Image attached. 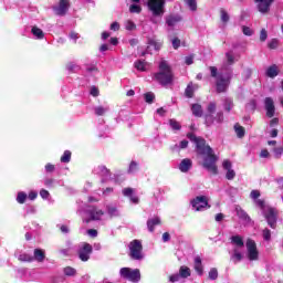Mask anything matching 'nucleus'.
<instances>
[{
	"label": "nucleus",
	"instance_id": "53",
	"mask_svg": "<svg viewBox=\"0 0 283 283\" xmlns=\"http://www.w3.org/2000/svg\"><path fill=\"white\" fill-rule=\"evenodd\" d=\"M105 112H106V109L103 106H97L95 108L96 116H105Z\"/></svg>",
	"mask_w": 283,
	"mask_h": 283
},
{
	"label": "nucleus",
	"instance_id": "51",
	"mask_svg": "<svg viewBox=\"0 0 283 283\" xmlns=\"http://www.w3.org/2000/svg\"><path fill=\"white\" fill-rule=\"evenodd\" d=\"M269 39V33L266 32V29H262L260 32V41L264 43Z\"/></svg>",
	"mask_w": 283,
	"mask_h": 283
},
{
	"label": "nucleus",
	"instance_id": "58",
	"mask_svg": "<svg viewBox=\"0 0 283 283\" xmlns=\"http://www.w3.org/2000/svg\"><path fill=\"white\" fill-rule=\"evenodd\" d=\"M27 198H29V200H36V198H39V192L32 190L29 192V196H27Z\"/></svg>",
	"mask_w": 283,
	"mask_h": 283
},
{
	"label": "nucleus",
	"instance_id": "60",
	"mask_svg": "<svg viewBox=\"0 0 283 283\" xmlns=\"http://www.w3.org/2000/svg\"><path fill=\"white\" fill-rule=\"evenodd\" d=\"M260 190H252L250 193V197L252 198V200H258V198H260Z\"/></svg>",
	"mask_w": 283,
	"mask_h": 283
},
{
	"label": "nucleus",
	"instance_id": "28",
	"mask_svg": "<svg viewBox=\"0 0 283 283\" xmlns=\"http://www.w3.org/2000/svg\"><path fill=\"white\" fill-rule=\"evenodd\" d=\"M134 65L139 72H145L147 67V62H145V60H138L134 63Z\"/></svg>",
	"mask_w": 283,
	"mask_h": 283
},
{
	"label": "nucleus",
	"instance_id": "56",
	"mask_svg": "<svg viewBox=\"0 0 283 283\" xmlns=\"http://www.w3.org/2000/svg\"><path fill=\"white\" fill-rule=\"evenodd\" d=\"M109 30H112L113 32H118V30H120V23L113 22L109 27Z\"/></svg>",
	"mask_w": 283,
	"mask_h": 283
},
{
	"label": "nucleus",
	"instance_id": "14",
	"mask_svg": "<svg viewBox=\"0 0 283 283\" xmlns=\"http://www.w3.org/2000/svg\"><path fill=\"white\" fill-rule=\"evenodd\" d=\"M264 105L266 111L265 115L268 118H273V116H275V103L273 102V98L265 97Z\"/></svg>",
	"mask_w": 283,
	"mask_h": 283
},
{
	"label": "nucleus",
	"instance_id": "39",
	"mask_svg": "<svg viewBox=\"0 0 283 283\" xmlns=\"http://www.w3.org/2000/svg\"><path fill=\"white\" fill-rule=\"evenodd\" d=\"M243 81H249V78H251V76H253V70L251 69H245L242 74H241Z\"/></svg>",
	"mask_w": 283,
	"mask_h": 283
},
{
	"label": "nucleus",
	"instance_id": "43",
	"mask_svg": "<svg viewBox=\"0 0 283 283\" xmlns=\"http://www.w3.org/2000/svg\"><path fill=\"white\" fill-rule=\"evenodd\" d=\"M220 17H221V21L222 23H229V13L227 12V10L221 9L220 10Z\"/></svg>",
	"mask_w": 283,
	"mask_h": 283
},
{
	"label": "nucleus",
	"instance_id": "18",
	"mask_svg": "<svg viewBox=\"0 0 283 283\" xmlns=\"http://www.w3.org/2000/svg\"><path fill=\"white\" fill-rule=\"evenodd\" d=\"M123 196H125L126 198H130V201L133 202V205H138V202H140V199L138 197L134 196L133 188H124Z\"/></svg>",
	"mask_w": 283,
	"mask_h": 283
},
{
	"label": "nucleus",
	"instance_id": "29",
	"mask_svg": "<svg viewBox=\"0 0 283 283\" xmlns=\"http://www.w3.org/2000/svg\"><path fill=\"white\" fill-rule=\"evenodd\" d=\"M31 32H32L33 36H36V39H43L45 36V33H43V30H41L38 27H33L31 29Z\"/></svg>",
	"mask_w": 283,
	"mask_h": 283
},
{
	"label": "nucleus",
	"instance_id": "32",
	"mask_svg": "<svg viewBox=\"0 0 283 283\" xmlns=\"http://www.w3.org/2000/svg\"><path fill=\"white\" fill-rule=\"evenodd\" d=\"M223 107L226 109V112H231L232 107H233V99L232 98H229L227 97L224 101H223Z\"/></svg>",
	"mask_w": 283,
	"mask_h": 283
},
{
	"label": "nucleus",
	"instance_id": "37",
	"mask_svg": "<svg viewBox=\"0 0 283 283\" xmlns=\"http://www.w3.org/2000/svg\"><path fill=\"white\" fill-rule=\"evenodd\" d=\"M185 96L187 98H193V85L192 84H188L186 90H185Z\"/></svg>",
	"mask_w": 283,
	"mask_h": 283
},
{
	"label": "nucleus",
	"instance_id": "9",
	"mask_svg": "<svg viewBox=\"0 0 283 283\" xmlns=\"http://www.w3.org/2000/svg\"><path fill=\"white\" fill-rule=\"evenodd\" d=\"M229 85H231V77L219 75L216 81L217 94H224L229 90Z\"/></svg>",
	"mask_w": 283,
	"mask_h": 283
},
{
	"label": "nucleus",
	"instance_id": "63",
	"mask_svg": "<svg viewBox=\"0 0 283 283\" xmlns=\"http://www.w3.org/2000/svg\"><path fill=\"white\" fill-rule=\"evenodd\" d=\"M222 167H223V169L229 171V169H231V161H229V159L224 160L222 164Z\"/></svg>",
	"mask_w": 283,
	"mask_h": 283
},
{
	"label": "nucleus",
	"instance_id": "3",
	"mask_svg": "<svg viewBox=\"0 0 283 283\" xmlns=\"http://www.w3.org/2000/svg\"><path fill=\"white\" fill-rule=\"evenodd\" d=\"M129 258L130 260H144L145 255L143 254V242L138 239H135L129 242Z\"/></svg>",
	"mask_w": 283,
	"mask_h": 283
},
{
	"label": "nucleus",
	"instance_id": "11",
	"mask_svg": "<svg viewBox=\"0 0 283 283\" xmlns=\"http://www.w3.org/2000/svg\"><path fill=\"white\" fill-rule=\"evenodd\" d=\"M274 1L276 0H254L261 14H268V12H271V6H273Z\"/></svg>",
	"mask_w": 283,
	"mask_h": 283
},
{
	"label": "nucleus",
	"instance_id": "62",
	"mask_svg": "<svg viewBox=\"0 0 283 283\" xmlns=\"http://www.w3.org/2000/svg\"><path fill=\"white\" fill-rule=\"evenodd\" d=\"M185 63L186 65H193V55L186 56Z\"/></svg>",
	"mask_w": 283,
	"mask_h": 283
},
{
	"label": "nucleus",
	"instance_id": "59",
	"mask_svg": "<svg viewBox=\"0 0 283 283\" xmlns=\"http://www.w3.org/2000/svg\"><path fill=\"white\" fill-rule=\"evenodd\" d=\"M98 169H99L102 176H109V169H107V167L99 166Z\"/></svg>",
	"mask_w": 283,
	"mask_h": 283
},
{
	"label": "nucleus",
	"instance_id": "40",
	"mask_svg": "<svg viewBox=\"0 0 283 283\" xmlns=\"http://www.w3.org/2000/svg\"><path fill=\"white\" fill-rule=\"evenodd\" d=\"M279 45H280V40H277V39H272V40L268 43L269 50H277Z\"/></svg>",
	"mask_w": 283,
	"mask_h": 283
},
{
	"label": "nucleus",
	"instance_id": "33",
	"mask_svg": "<svg viewBox=\"0 0 283 283\" xmlns=\"http://www.w3.org/2000/svg\"><path fill=\"white\" fill-rule=\"evenodd\" d=\"M60 160H61V163H65V164L70 163V160H72V151L65 150L63 153V155L61 156Z\"/></svg>",
	"mask_w": 283,
	"mask_h": 283
},
{
	"label": "nucleus",
	"instance_id": "57",
	"mask_svg": "<svg viewBox=\"0 0 283 283\" xmlns=\"http://www.w3.org/2000/svg\"><path fill=\"white\" fill-rule=\"evenodd\" d=\"M40 196H41V198H43V200H48V198H50V191H48L45 189H41Z\"/></svg>",
	"mask_w": 283,
	"mask_h": 283
},
{
	"label": "nucleus",
	"instance_id": "30",
	"mask_svg": "<svg viewBox=\"0 0 283 283\" xmlns=\"http://www.w3.org/2000/svg\"><path fill=\"white\" fill-rule=\"evenodd\" d=\"M25 200H28V193H25L24 191L18 192L17 202L19 205H25Z\"/></svg>",
	"mask_w": 283,
	"mask_h": 283
},
{
	"label": "nucleus",
	"instance_id": "44",
	"mask_svg": "<svg viewBox=\"0 0 283 283\" xmlns=\"http://www.w3.org/2000/svg\"><path fill=\"white\" fill-rule=\"evenodd\" d=\"M136 171H138V163L130 161L129 168H128V174H136Z\"/></svg>",
	"mask_w": 283,
	"mask_h": 283
},
{
	"label": "nucleus",
	"instance_id": "31",
	"mask_svg": "<svg viewBox=\"0 0 283 283\" xmlns=\"http://www.w3.org/2000/svg\"><path fill=\"white\" fill-rule=\"evenodd\" d=\"M63 273L67 277H74V275H76V269H74L72 266H66V268H64Z\"/></svg>",
	"mask_w": 283,
	"mask_h": 283
},
{
	"label": "nucleus",
	"instance_id": "19",
	"mask_svg": "<svg viewBox=\"0 0 283 283\" xmlns=\"http://www.w3.org/2000/svg\"><path fill=\"white\" fill-rule=\"evenodd\" d=\"M163 222L160 221V219L158 217H155L153 219H148L147 220V228L148 231L150 233H154V231L156 230V227L160 226Z\"/></svg>",
	"mask_w": 283,
	"mask_h": 283
},
{
	"label": "nucleus",
	"instance_id": "47",
	"mask_svg": "<svg viewBox=\"0 0 283 283\" xmlns=\"http://www.w3.org/2000/svg\"><path fill=\"white\" fill-rule=\"evenodd\" d=\"M263 240H265V242L271 241V230H269V228H265L263 231Z\"/></svg>",
	"mask_w": 283,
	"mask_h": 283
},
{
	"label": "nucleus",
	"instance_id": "26",
	"mask_svg": "<svg viewBox=\"0 0 283 283\" xmlns=\"http://www.w3.org/2000/svg\"><path fill=\"white\" fill-rule=\"evenodd\" d=\"M179 275H180V277H184V279L190 277L191 269H189V266H187V265L180 266Z\"/></svg>",
	"mask_w": 283,
	"mask_h": 283
},
{
	"label": "nucleus",
	"instance_id": "17",
	"mask_svg": "<svg viewBox=\"0 0 283 283\" xmlns=\"http://www.w3.org/2000/svg\"><path fill=\"white\" fill-rule=\"evenodd\" d=\"M180 21H182V17L179 14H170L166 17V24L169 28H174L177 23H180Z\"/></svg>",
	"mask_w": 283,
	"mask_h": 283
},
{
	"label": "nucleus",
	"instance_id": "7",
	"mask_svg": "<svg viewBox=\"0 0 283 283\" xmlns=\"http://www.w3.org/2000/svg\"><path fill=\"white\" fill-rule=\"evenodd\" d=\"M245 247L248 249V259L250 260V262L259 260L260 252L258 251V244L253 241V239H248Z\"/></svg>",
	"mask_w": 283,
	"mask_h": 283
},
{
	"label": "nucleus",
	"instance_id": "64",
	"mask_svg": "<svg viewBox=\"0 0 283 283\" xmlns=\"http://www.w3.org/2000/svg\"><path fill=\"white\" fill-rule=\"evenodd\" d=\"M44 185L45 187H52V185H54V179L53 178L45 179Z\"/></svg>",
	"mask_w": 283,
	"mask_h": 283
},
{
	"label": "nucleus",
	"instance_id": "8",
	"mask_svg": "<svg viewBox=\"0 0 283 283\" xmlns=\"http://www.w3.org/2000/svg\"><path fill=\"white\" fill-rule=\"evenodd\" d=\"M277 209L269 207L268 211L264 213V218L272 229H277Z\"/></svg>",
	"mask_w": 283,
	"mask_h": 283
},
{
	"label": "nucleus",
	"instance_id": "61",
	"mask_svg": "<svg viewBox=\"0 0 283 283\" xmlns=\"http://www.w3.org/2000/svg\"><path fill=\"white\" fill-rule=\"evenodd\" d=\"M172 48L174 50H178V48H180V39L178 38L172 39Z\"/></svg>",
	"mask_w": 283,
	"mask_h": 283
},
{
	"label": "nucleus",
	"instance_id": "5",
	"mask_svg": "<svg viewBox=\"0 0 283 283\" xmlns=\"http://www.w3.org/2000/svg\"><path fill=\"white\" fill-rule=\"evenodd\" d=\"M120 277L128 280V282H140V270L132 268H122L119 271Z\"/></svg>",
	"mask_w": 283,
	"mask_h": 283
},
{
	"label": "nucleus",
	"instance_id": "38",
	"mask_svg": "<svg viewBox=\"0 0 283 283\" xmlns=\"http://www.w3.org/2000/svg\"><path fill=\"white\" fill-rule=\"evenodd\" d=\"M213 123H224V113L222 111L218 112L213 117Z\"/></svg>",
	"mask_w": 283,
	"mask_h": 283
},
{
	"label": "nucleus",
	"instance_id": "48",
	"mask_svg": "<svg viewBox=\"0 0 283 283\" xmlns=\"http://www.w3.org/2000/svg\"><path fill=\"white\" fill-rule=\"evenodd\" d=\"M148 45L155 48V50H160V48H163V44L156 40H149Z\"/></svg>",
	"mask_w": 283,
	"mask_h": 283
},
{
	"label": "nucleus",
	"instance_id": "25",
	"mask_svg": "<svg viewBox=\"0 0 283 283\" xmlns=\"http://www.w3.org/2000/svg\"><path fill=\"white\" fill-rule=\"evenodd\" d=\"M230 240L232 244H235V247H239V248L244 247V239H242L241 235H232Z\"/></svg>",
	"mask_w": 283,
	"mask_h": 283
},
{
	"label": "nucleus",
	"instance_id": "13",
	"mask_svg": "<svg viewBox=\"0 0 283 283\" xmlns=\"http://www.w3.org/2000/svg\"><path fill=\"white\" fill-rule=\"evenodd\" d=\"M92 251H94L92 244L84 243L83 247L78 250L80 260L82 262H87V260H90V255H92Z\"/></svg>",
	"mask_w": 283,
	"mask_h": 283
},
{
	"label": "nucleus",
	"instance_id": "21",
	"mask_svg": "<svg viewBox=\"0 0 283 283\" xmlns=\"http://www.w3.org/2000/svg\"><path fill=\"white\" fill-rule=\"evenodd\" d=\"M265 74L266 76H269V78H275V76L280 74V70L275 64H272L271 66L268 67Z\"/></svg>",
	"mask_w": 283,
	"mask_h": 283
},
{
	"label": "nucleus",
	"instance_id": "42",
	"mask_svg": "<svg viewBox=\"0 0 283 283\" xmlns=\"http://www.w3.org/2000/svg\"><path fill=\"white\" fill-rule=\"evenodd\" d=\"M185 1L192 12H196V10H198V2H196V0H185Z\"/></svg>",
	"mask_w": 283,
	"mask_h": 283
},
{
	"label": "nucleus",
	"instance_id": "34",
	"mask_svg": "<svg viewBox=\"0 0 283 283\" xmlns=\"http://www.w3.org/2000/svg\"><path fill=\"white\" fill-rule=\"evenodd\" d=\"M169 125L175 132H180V129H182V125H180L176 119H169Z\"/></svg>",
	"mask_w": 283,
	"mask_h": 283
},
{
	"label": "nucleus",
	"instance_id": "6",
	"mask_svg": "<svg viewBox=\"0 0 283 283\" xmlns=\"http://www.w3.org/2000/svg\"><path fill=\"white\" fill-rule=\"evenodd\" d=\"M190 205L195 211H205V209H211L209 199L206 196H198L190 201Z\"/></svg>",
	"mask_w": 283,
	"mask_h": 283
},
{
	"label": "nucleus",
	"instance_id": "16",
	"mask_svg": "<svg viewBox=\"0 0 283 283\" xmlns=\"http://www.w3.org/2000/svg\"><path fill=\"white\" fill-rule=\"evenodd\" d=\"M88 214L91 216V220H101V217L105 216V212L93 206L88 210Z\"/></svg>",
	"mask_w": 283,
	"mask_h": 283
},
{
	"label": "nucleus",
	"instance_id": "15",
	"mask_svg": "<svg viewBox=\"0 0 283 283\" xmlns=\"http://www.w3.org/2000/svg\"><path fill=\"white\" fill-rule=\"evenodd\" d=\"M191 167H193V161H191V159L189 158L182 159L179 164V170L181 171V174H187V171H189Z\"/></svg>",
	"mask_w": 283,
	"mask_h": 283
},
{
	"label": "nucleus",
	"instance_id": "1",
	"mask_svg": "<svg viewBox=\"0 0 283 283\" xmlns=\"http://www.w3.org/2000/svg\"><path fill=\"white\" fill-rule=\"evenodd\" d=\"M187 138L196 145L197 156H206L201 164L203 169H207L212 176H218V157L213 148L207 144V139L196 136L193 133H188Z\"/></svg>",
	"mask_w": 283,
	"mask_h": 283
},
{
	"label": "nucleus",
	"instance_id": "27",
	"mask_svg": "<svg viewBox=\"0 0 283 283\" xmlns=\"http://www.w3.org/2000/svg\"><path fill=\"white\" fill-rule=\"evenodd\" d=\"M234 132L238 136V138H244V135L247 134V130L243 126H240L238 123L234 125Z\"/></svg>",
	"mask_w": 283,
	"mask_h": 283
},
{
	"label": "nucleus",
	"instance_id": "41",
	"mask_svg": "<svg viewBox=\"0 0 283 283\" xmlns=\"http://www.w3.org/2000/svg\"><path fill=\"white\" fill-rule=\"evenodd\" d=\"M226 59H227L228 65H233V63H235V56H233L232 51L226 53Z\"/></svg>",
	"mask_w": 283,
	"mask_h": 283
},
{
	"label": "nucleus",
	"instance_id": "46",
	"mask_svg": "<svg viewBox=\"0 0 283 283\" xmlns=\"http://www.w3.org/2000/svg\"><path fill=\"white\" fill-rule=\"evenodd\" d=\"M19 260H22L23 262H33L34 256L30 254H20Z\"/></svg>",
	"mask_w": 283,
	"mask_h": 283
},
{
	"label": "nucleus",
	"instance_id": "10",
	"mask_svg": "<svg viewBox=\"0 0 283 283\" xmlns=\"http://www.w3.org/2000/svg\"><path fill=\"white\" fill-rule=\"evenodd\" d=\"M70 10V0H60L59 6L53 7L56 17H65Z\"/></svg>",
	"mask_w": 283,
	"mask_h": 283
},
{
	"label": "nucleus",
	"instance_id": "35",
	"mask_svg": "<svg viewBox=\"0 0 283 283\" xmlns=\"http://www.w3.org/2000/svg\"><path fill=\"white\" fill-rule=\"evenodd\" d=\"M129 12L132 14H140V12H143V8L138 4H130Z\"/></svg>",
	"mask_w": 283,
	"mask_h": 283
},
{
	"label": "nucleus",
	"instance_id": "55",
	"mask_svg": "<svg viewBox=\"0 0 283 283\" xmlns=\"http://www.w3.org/2000/svg\"><path fill=\"white\" fill-rule=\"evenodd\" d=\"M210 76H212V78H218V67L216 66H210Z\"/></svg>",
	"mask_w": 283,
	"mask_h": 283
},
{
	"label": "nucleus",
	"instance_id": "45",
	"mask_svg": "<svg viewBox=\"0 0 283 283\" xmlns=\"http://www.w3.org/2000/svg\"><path fill=\"white\" fill-rule=\"evenodd\" d=\"M209 280H218V269L212 268L208 274Z\"/></svg>",
	"mask_w": 283,
	"mask_h": 283
},
{
	"label": "nucleus",
	"instance_id": "2",
	"mask_svg": "<svg viewBox=\"0 0 283 283\" xmlns=\"http://www.w3.org/2000/svg\"><path fill=\"white\" fill-rule=\"evenodd\" d=\"M154 78L159 85H164V87L174 83V72L167 61L163 60L159 63V72L154 73Z\"/></svg>",
	"mask_w": 283,
	"mask_h": 283
},
{
	"label": "nucleus",
	"instance_id": "4",
	"mask_svg": "<svg viewBox=\"0 0 283 283\" xmlns=\"http://www.w3.org/2000/svg\"><path fill=\"white\" fill-rule=\"evenodd\" d=\"M167 0H148L147 8L153 17H163L165 14V6Z\"/></svg>",
	"mask_w": 283,
	"mask_h": 283
},
{
	"label": "nucleus",
	"instance_id": "50",
	"mask_svg": "<svg viewBox=\"0 0 283 283\" xmlns=\"http://www.w3.org/2000/svg\"><path fill=\"white\" fill-rule=\"evenodd\" d=\"M107 212L111 218H114L118 213V209L116 207H107Z\"/></svg>",
	"mask_w": 283,
	"mask_h": 283
},
{
	"label": "nucleus",
	"instance_id": "36",
	"mask_svg": "<svg viewBox=\"0 0 283 283\" xmlns=\"http://www.w3.org/2000/svg\"><path fill=\"white\" fill-rule=\"evenodd\" d=\"M145 102L148 103V105H151L154 103V98H156V95L151 92L144 94Z\"/></svg>",
	"mask_w": 283,
	"mask_h": 283
},
{
	"label": "nucleus",
	"instance_id": "24",
	"mask_svg": "<svg viewBox=\"0 0 283 283\" xmlns=\"http://www.w3.org/2000/svg\"><path fill=\"white\" fill-rule=\"evenodd\" d=\"M191 112L196 116V118H202V114H203L202 105H200V104H192L191 105Z\"/></svg>",
	"mask_w": 283,
	"mask_h": 283
},
{
	"label": "nucleus",
	"instance_id": "20",
	"mask_svg": "<svg viewBox=\"0 0 283 283\" xmlns=\"http://www.w3.org/2000/svg\"><path fill=\"white\" fill-rule=\"evenodd\" d=\"M237 216L240 218V220H244L245 222H249L251 220V217H249V213L242 209V207L238 206L235 208Z\"/></svg>",
	"mask_w": 283,
	"mask_h": 283
},
{
	"label": "nucleus",
	"instance_id": "12",
	"mask_svg": "<svg viewBox=\"0 0 283 283\" xmlns=\"http://www.w3.org/2000/svg\"><path fill=\"white\" fill-rule=\"evenodd\" d=\"M216 102H210L207 107L208 114L205 115V124L207 127H211L213 125V114H216Z\"/></svg>",
	"mask_w": 283,
	"mask_h": 283
},
{
	"label": "nucleus",
	"instance_id": "22",
	"mask_svg": "<svg viewBox=\"0 0 283 283\" xmlns=\"http://www.w3.org/2000/svg\"><path fill=\"white\" fill-rule=\"evenodd\" d=\"M195 271L198 275H202L205 273V268L202 266V259L200 256L195 258Z\"/></svg>",
	"mask_w": 283,
	"mask_h": 283
},
{
	"label": "nucleus",
	"instance_id": "52",
	"mask_svg": "<svg viewBox=\"0 0 283 283\" xmlns=\"http://www.w3.org/2000/svg\"><path fill=\"white\" fill-rule=\"evenodd\" d=\"M226 178L227 180H233V178H235V170L233 169L227 170Z\"/></svg>",
	"mask_w": 283,
	"mask_h": 283
},
{
	"label": "nucleus",
	"instance_id": "54",
	"mask_svg": "<svg viewBox=\"0 0 283 283\" xmlns=\"http://www.w3.org/2000/svg\"><path fill=\"white\" fill-rule=\"evenodd\" d=\"M242 32L245 36H252L253 35V31L249 27H242Z\"/></svg>",
	"mask_w": 283,
	"mask_h": 283
},
{
	"label": "nucleus",
	"instance_id": "49",
	"mask_svg": "<svg viewBox=\"0 0 283 283\" xmlns=\"http://www.w3.org/2000/svg\"><path fill=\"white\" fill-rule=\"evenodd\" d=\"M125 28L128 31L136 30V23H134V21H132V20H127Z\"/></svg>",
	"mask_w": 283,
	"mask_h": 283
},
{
	"label": "nucleus",
	"instance_id": "23",
	"mask_svg": "<svg viewBox=\"0 0 283 283\" xmlns=\"http://www.w3.org/2000/svg\"><path fill=\"white\" fill-rule=\"evenodd\" d=\"M33 260L36 262H43L45 260V251L42 249H35L33 251Z\"/></svg>",
	"mask_w": 283,
	"mask_h": 283
}]
</instances>
